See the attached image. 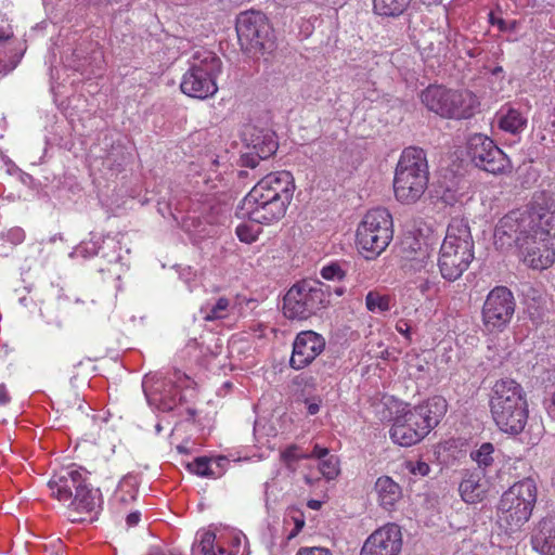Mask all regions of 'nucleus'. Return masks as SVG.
I'll list each match as a JSON object with an SVG mask.
<instances>
[{"label":"nucleus","instance_id":"nucleus-56","mask_svg":"<svg viewBox=\"0 0 555 555\" xmlns=\"http://www.w3.org/2000/svg\"><path fill=\"white\" fill-rule=\"evenodd\" d=\"M12 35H13L12 31H7V30L0 28V41L8 40L9 38L12 37Z\"/></svg>","mask_w":555,"mask_h":555},{"label":"nucleus","instance_id":"nucleus-55","mask_svg":"<svg viewBox=\"0 0 555 555\" xmlns=\"http://www.w3.org/2000/svg\"><path fill=\"white\" fill-rule=\"evenodd\" d=\"M103 244H105L107 247L115 248L118 243L115 241L114 237L108 236L105 240H103Z\"/></svg>","mask_w":555,"mask_h":555},{"label":"nucleus","instance_id":"nucleus-44","mask_svg":"<svg viewBox=\"0 0 555 555\" xmlns=\"http://www.w3.org/2000/svg\"><path fill=\"white\" fill-rule=\"evenodd\" d=\"M40 314L48 324H60L61 322L60 315L55 311L52 304L46 305L43 308H41Z\"/></svg>","mask_w":555,"mask_h":555},{"label":"nucleus","instance_id":"nucleus-23","mask_svg":"<svg viewBox=\"0 0 555 555\" xmlns=\"http://www.w3.org/2000/svg\"><path fill=\"white\" fill-rule=\"evenodd\" d=\"M530 544L539 555H555V517H543L534 525Z\"/></svg>","mask_w":555,"mask_h":555},{"label":"nucleus","instance_id":"nucleus-45","mask_svg":"<svg viewBox=\"0 0 555 555\" xmlns=\"http://www.w3.org/2000/svg\"><path fill=\"white\" fill-rule=\"evenodd\" d=\"M296 555H334L330 548L322 546H305L300 547Z\"/></svg>","mask_w":555,"mask_h":555},{"label":"nucleus","instance_id":"nucleus-9","mask_svg":"<svg viewBox=\"0 0 555 555\" xmlns=\"http://www.w3.org/2000/svg\"><path fill=\"white\" fill-rule=\"evenodd\" d=\"M192 555H246V537L232 529L202 528L191 548Z\"/></svg>","mask_w":555,"mask_h":555},{"label":"nucleus","instance_id":"nucleus-29","mask_svg":"<svg viewBox=\"0 0 555 555\" xmlns=\"http://www.w3.org/2000/svg\"><path fill=\"white\" fill-rule=\"evenodd\" d=\"M403 271L411 280L434 272V262L427 248H418L404 260Z\"/></svg>","mask_w":555,"mask_h":555},{"label":"nucleus","instance_id":"nucleus-21","mask_svg":"<svg viewBox=\"0 0 555 555\" xmlns=\"http://www.w3.org/2000/svg\"><path fill=\"white\" fill-rule=\"evenodd\" d=\"M519 253L524 262L535 270H544L550 268L555 261V250L550 240L546 237H538V232L533 234L529 243L521 247Z\"/></svg>","mask_w":555,"mask_h":555},{"label":"nucleus","instance_id":"nucleus-40","mask_svg":"<svg viewBox=\"0 0 555 555\" xmlns=\"http://www.w3.org/2000/svg\"><path fill=\"white\" fill-rule=\"evenodd\" d=\"M321 276L327 281H340L345 276V272L338 263L332 262L324 266L320 272Z\"/></svg>","mask_w":555,"mask_h":555},{"label":"nucleus","instance_id":"nucleus-4","mask_svg":"<svg viewBox=\"0 0 555 555\" xmlns=\"http://www.w3.org/2000/svg\"><path fill=\"white\" fill-rule=\"evenodd\" d=\"M194 380L175 370L167 374L149 373L143 377L142 388L150 405L163 412L176 409L194 395Z\"/></svg>","mask_w":555,"mask_h":555},{"label":"nucleus","instance_id":"nucleus-33","mask_svg":"<svg viewBox=\"0 0 555 555\" xmlns=\"http://www.w3.org/2000/svg\"><path fill=\"white\" fill-rule=\"evenodd\" d=\"M137 485L133 477H125L118 483L115 492V499L120 503L127 504L137 498Z\"/></svg>","mask_w":555,"mask_h":555},{"label":"nucleus","instance_id":"nucleus-20","mask_svg":"<svg viewBox=\"0 0 555 555\" xmlns=\"http://www.w3.org/2000/svg\"><path fill=\"white\" fill-rule=\"evenodd\" d=\"M390 439L401 447H411L423 440L428 434L409 410L395 417L389 430Z\"/></svg>","mask_w":555,"mask_h":555},{"label":"nucleus","instance_id":"nucleus-18","mask_svg":"<svg viewBox=\"0 0 555 555\" xmlns=\"http://www.w3.org/2000/svg\"><path fill=\"white\" fill-rule=\"evenodd\" d=\"M527 211L533 219L532 234L538 232V237H555V199L541 193L533 196Z\"/></svg>","mask_w":555,"mask_h":555},{"label":"nucleus","instance_id":"nucleus-46","mask_svg":"<svg viewBox=\"0 0 555 555\" xmlns=\"http://www.w3.org/2000/svg\"><path fill=\"white\" fill-rule=\"evenodd\" d=\"M218 160L214 157H209L205 160L204 165L207 166V168H205V180L204 182L205 183H208L209 181H212L214 180V177L217 178V171H216V167L218 166Z\"/></svg>","mask_w":555,"mask_h":555},{"label":"nucleus","instance_id":"nucleus-24","mask_svg":"<svg viewBox=\"0 0 555 555\" xmlns=\"http://www.w3.org/2000/svg\"><path fill=\"white\" fill-rule=\"evenodd\" d=\"M489 486L481 469L467 470L459 486L462 500L467 504H476L487 496Z\"/></svg>","mask_w":555,"mask_h":555},{"label":"nucleus","instance_id":"nucleus-49","mask_svg":"<svg viewBox=\"0 0 555 555\" xmlns=\"http://www.w3.org/2000/svg\"><path fill=\"white\" fill-rule=\"evenodd\" d=\"M396 330L402 334L405 338L410 339L411 338V326L409 325L408 322L401 320L397 323L396 325Z\"/></svg>","mask_w":555,"mask_h":555},{"label":"nucleus","instance_id":"nucleus-50","mask_svg":"<svg viewBox=\"0 0 555 555\" xmlns=\"http://www.w3.org/2000/svg\"><path fill=\"white\" fill-rule=\"evenodd\" d=\"M10 401H11V397L9 395V391L5 387V385L1 384L0 385V405L4 406V405L9 404Z\"/></svg>","mask_w":555,"mask_h":555},{"label":"nucleus","instance_id":"nucleus-43","mask_svg":"<svg viewBox=\"0 0 555 555\" xmlns=\"http://www.w3.org/2000/svg\"><path fill=\"white\" fill-rule=\"evenodd\" d=\"M489 22L493 26H498L501 31H514L517 28V21H505L500 16H496L494 12L489 13Z\"/></svg>","mask_w":555,"mask_h":555},{"label":"nucleus","instance_id":"nucleus-2","mask_svg":"<svg viewBox=\"0 0 555 555\" xmlns=\"http://www.w3.org/2000/svg\"><path fill=\"white\" fill-rule=\"evenodd\" d=\"M489 410L500 431L518 436L524 431L529 417L524 387L512 378L498 379L489 393Z\"/></svg>","mask_w":555,"mask_h":555},{"label":"nucleus","instance_id":"nucleus-61","mask_svg":"<svg viewBox=\"0 0 555 555\" xmlns=\"http://www.w3.org/2000/svg\"><path fill=\"white\" fill-rule=\"evenodd\" d=\"M15 66H16V63H15V64H13V65L8 69V72L12 70L13 68H15Z\"/></svg>","mask_w":555,"mask_h":555},{"label":"nucleus","instance_id":"nucleus-19","mask_svg":"<svg viewBox=\"0 0 555 555\" xmlns=\"http://www.w3.org/2000/svg\"><path fill=\"white\" fill-rule=\"evenodd\" d=\"M441 248H451V251L461 255L463 258L474 259L475 243L466 219L457 217L451 219Z\"/></svg>","mask_w":555,"mask_h":555},{"label":"nucleus","instance_id":"nucleus-25","mask_svg":"<svg viewBox=\"0 0 555 555\" xmlns=\"http://www.w3.org/2000/svg\"><path fill=\"white\" fill-rule=\"evenodd\" d=\"M199 312L205 321L236 320L240 317L236 299L228 297H219L205 302Z\"/></svg>","mask_w":555,"mask_h":555},{"label":"nucleus","instance_id":"nucleus-62","mask_svg":"<svg viewBox=\"0 0 555 555\" xmlns=\"http://www.w3.org/2000/svg\"><path fill=\"white\" fill-rule=\"evenodd\" d=\"M21 302H22V304H26V299H25V298H22V299H21Z\"/></svg>","mask_w":555,"mask_h":555},{"label":"nucleus","instance_id":"nucleus-42","mask_svg":"<svg viewBox=\"0 0 555 555\" xmlns=\"http://www.w3.org/2000/svg\"><path fill=\"white\" fill-rule=\"evenodd\" d=\"M235 233L238 240L243 243L250 244L258 237V232L246 223H241L236 227Z\"/></svg>","mask_w":555,"mask_h":555},{"label":"nucleus","instance_id":"nucleus-5","mask_svg":"<svg viewBox=\"0 0 555 555\" xmlns=\"http://www.w3.org/2000/svg\"><path fill=\"white\" fill-rule=\"evenodd\" d=\"M428 175L425 152L414 146L404 149L395 171L393 192L396 198L403 204L418 201L427 189Z\"/></svg>","mask_w":555,"mask_h":555},{"label":"nucleus","instance_id":"nucleus-52","mask_svg":"<svg viewBox=\"0 0 555 555\" xmlns=\"http://www.w3.org/2000/svg\"><path fill=\"white\" fill-rule=\"evenodd\" d=\"M140 518H141V514L139 512H133L127 516L126 522L129 527H133L139 524Z\"/></svg>","mask_w":555,"mask_h":555},{"label":"nucleus","instance_id":"nucleus-13","mask_svg":"<svg viewBox=\"0 0 555 555\" xmlns=\"http://www.w3.org/2000/svg\"><path fill=\"white\" fill-rule=\"evenodd\" d=\"M468 153L476 167L492 175L504 173L511 168L505 153L490 138L481 133L469 138Z\"/></svg>","mask_w":555,"mask_h":555},{"label":"nucleus","instance_id":"nucleus-37","mask_svg":"<svg viewBox=\"0 0 555 555\" xmlns=\"http://www.w3.org/2000/svg\"><path fill=\"white\" fill-rule=\"evenodd\" d=\"M99 240L100 237H95L94 235L91 237L88 242H82L79 244L70 254L69 256L72 258L76 257H82V258H89L92 256L98 255L100 247H99Z\"/></svg>","mask_w":555,"mask_h":555},{"label":"nucleus","instance_id":"nucleus-36","mask_svg":"<svg viewBox=\"0 0 555 555\" xmlns=\"http://www.w3.org/2000/svg\"><path fill=\"white\" fill-rule=\"evenodd\" d=\"M367 310L373 313H382L389 310V297L376 292H370L365 297Z\"/></svg>","mask_w":555,"mask_h":555},{"label":"nucleus","instance_id":"nucleus-22","mask_svg":"<svg viewBox=\"0 0 555 555\" xmlns=\"http://www.w3.org/2000/svg\"><path fill=\"white\" fill-rule=\"evenodd\" d=\"M448 410V402L441 396L428 398L423 403L409 409L415 420L429 434L441 422Z\"/></svg>","mask_w":555,"mask_h":555},{"label":"nucleus","instance_id":"nucleus-1","mask_svg":"<svg viewBox=\"0 0 555 555\" xmlns=\"http://www.w3.org/2000/svg\"><path fill=\"white\" fill-rule=\"evenodd\" d=\"M294 191L295 181L289 171L270 172L246 194L237 216L259 224L278 222L285 216Z\"/></svg>","mask_w":555,"mask_h":555},{"label":"nucleus","instance_id":"nucleus-7","mask_svg":"<svg viewBox=\"0 0 555 555\" xmlns=\"http://www.w3.org/2000/svg\"><path fill=\"white\" fill-rule=\"evenodd\" d=\"M428 111L448 119H468L478 107L477 96L469 90L449 89L443 86H428L421 94Z\"/></svg>","mask_w":555,"mask_h":555},{"label":"nucleus","instance_id":"nucleus-34","mask_svg":"<svg viewBox=\"0 0 555 555\" xmlns=\"http://www.w3.org/2000/svg\"><path fill=\"white\" fill-rule=\"evenodd\" d=\"M225 459L220 457L218 460L211 461L206 457H197L191 464L190 468L193 473L202 477H216L217 474L212 469V464L220 465L221 462H224Z\"/></svg>","mask_w":555,"mask_h":555},{"label":"nucleus","instance_id":"nucleus-38","mask_svg":"<svg viewBox=\"0 0 555 555\" xmlns=\"http://www.w3.org/2000/svg\"><path fill=\"white\" fill-rule=\"evenodd\" d=\"M494 447L490 442L482 443L479 449L472 452V459L477 462L479 467H488L493 462Z\"/></svg>","mask_w":555,"mask_h":555},{"label":"nucleus","instance_id":"nucleus-30","mask_svg":"<svg viewBox=\"0 0 555 555\" xmlns=\"http://www.w3.org/2000/svg\"><path fill=\"white\" fill-rule=\"evenodd\" d=\"M309 456L319 461V472L327 480H333L339 475V460L336 455L331 454L327 448L315 443L309 452Z\"/></svg>","mask_w":555,"mask_h":555},{"label":"nucleus","instance_id":"nucleus-3","mask_svg":"<svg viewBox=\"0 0 555 555\" xmlns=\"http://www.w3.org/2000/svg\"><path fill=\"white\" fill-rule=\"evenodd\" d=\"M538 499L533 479L524 478L503 492L496 507L500 528L507 534L518 532L529 521Z\"/></svg>","mask_w":555,"mask_h":555},{"label":"nucleus","instance_id":"nucleus-53","mask_svg":"<svg viewBox=\"0 0 555 555\" xmlns=\"http://www.w3.org/2000/svg\"><path fill=\"white\" fill-rule=\"evenodd\" d=\"M308 507L314 511H318L322 506V502L319 500H309L307 503Z\"/></svg>","mask_w":555,"mask_h":555},{"label":"nucleus","instance_id":"nucleus-27","mask_svg":"<svg viewBox=\"0 0 555 555\" xmlns=\"http://www.w3.org/2000/svg\"><path fill=\"white\" fill-rule=\"evenodd\" d=\"M378 505L385 511H392L402 499V488L389 476H380L374 485Z\"/></svg>","mask_w":555,"mask_h":555},{"label":"nucleus","instance_id":"nucleus-57","mask_svg":"<svg viewBox=\"0 0 555 555\" xmlns=\"http://www.w3.org/2000/svg\"><path fill=\"white\" fill-rule=\"evenodd\" d=\"M305 480L310 486L313 483V478H311L310 476H305Z\"/></svg>","mask_w":555,"mask_h":555},{"label":"nucleus","instance_id":"nucleus-16","mask_svg":"<svg viewBox=\"0 0 555 555\" xmlns=\"http://www.w3.org/2000/svg\"><path fill=\"white\" fill-rule=\"evenodd\" d=\"M325 349V339L313 331L298 333L293 341L289 365L302 370L310 365Z\"/></svg>","mask_w":555,"mask_h":555},{"label":"nucleus","instance_id":"nucleus-28","mask_svg":"<svg viewBox=\"0 0 555 555\" xmlns=\"http://www.w3.org/2000/svg\"><path fill=\"white\" fill-rule=\"evenodd\" d=\"M102 504V496L98 489H92L87 480L68 502L67 506L77 514H91L96 512Z\"/></svg>","mask_w":555,"mask_h":555},{"label":"nucleus","instance_id":"nucleus-17","mask_svg":"<svg viewBox=\"0 0 555 555\" xmlns=\"http://www.w3.org/2000/svg\"><path fill=\"white\" fill-rule=\"evenodd\" d=\"M86 480L83 472L76 465H70L55 472L48 482V488L52 498L68 504L75 492L85 486Z\"/></svg>","mask_w":555,"mask_h":555},{"label":"nucleus","instance_id":"nucleus-31","mask_svg":"<svg viewBox=\"0 0 555 555\" xmlns=\"http://www.w3.org/2000/svg\"><path fill=\"white\" fill-rule=\"evenodd\" d=\"M499 128L505 132L517 134L527 126V117L514 107H502L496 113Z\"/></svg>","mask_w":555,"mask_h":555},{"label":"nucleus","instance_id":"nucleus-48","mask_svg":"<svg viewBox=\"0 0 555 555\" xmlns=\"http://www.w3.org/2000/svg\"><path fill=\"white\" fill-rule=\"evenodd\" d=\"M308 414L315 415L320 411L321 400L319 398H311L305 401Z\"/></svg>","mask_w":555,"mask_h":555},{"label":"nucleus","instance_id":"nucleus-32","mask_svg":"<svg viewBox=\"0 0 555 555\" xmlns=\"http://www.w3.org/2000/svg\"><path fill=\"white\" fill-rule=\"evenodd\" d=\"M413 0H373V8L376 14L383 16H398L402 14ZM418 2L433 5L439 4L442 0H417Z\"/></svg>","mask_w":555,"mask_h":555},{"label":"nucleus","instance_id":"nucleus-11","mask_svg":"<svg viewBox=\"0 0 555 555\" xmlns=\"http://www.w3.org/2000/svg\"><path fill=\"white\" fill-rule=\"evenodd\" d=\"M533 219L526 209L512 210L503 216L494 228L493 243L496 249L507 251L513 247L518 250L529 243L533 235Z\"/></svg>","mask_w":555,"mask_h":555},{"label":"nucleus","instance_id":"nucleus-54","mask_svg":"<svg viewBox=\"0 0 555 555\" xmlns=\"http://www.w3.org/2000/svg\"><path fill=\"white\" fill-rule=\"evenodd\" d=\"M12 235L14 236V240L16 243H21L24 240V232L22 230H15L12 232Z\"/></svg>","mask_w":555,"mask_h":555},{"label":"nucleus","instance_id":"nucleus-35","mask_svg":"<svg viewBox=\"0 0 555 555\" xmlns=\"http://www.w3.org/2000/svg\"><path fill=\"white\" fill-rule=\"evenodd\" d=\"M411 281L415 284L416 289H418L422 296H424L426 299H429L438 291L436 275L434 272L427 275L412 279Z\"/></svg>","mask_w":555,"mask_h":555},{"label":"nucleus","instance_id":"nucleus-41","mask_svg":"<svg viewBox=\"0 0 555 555\" xmlns=\"http://www.w3.org/2000/svg\"><path fill=\"white\" fill-rule=\"evenodd\" d=\"M281 457L282 460L285 462V464L287 466H291L293 462H296L300 459H311L309 456V453H305L302 452L298 447L296 446H291L288 448H286L282 453H281Z\"/></svg>","mask_w":555,"mask_h":555},{"label":"nucleus","instance_id":"nucleus-10","mask_svg":"<svg viewBox=\"0 0 555 555\" xmlns=\"http://www.w3.org/2000/svg\"><path fill=\"white\" fill-rule=\"evenodd\" d=\"M325 298V292L319 281H300L284 296V314L292 320H306L323 307Z\"/></svg>","mask_w":555,"mask_h":555},{"label":"nucleus","instance_id":"nucleus-47","mask_svg":"<svg viewBox=\"0 0 555 555\" xmlns=\"http://www.w3.org/2000/svg\"><path fill=\"white\" fill-rule=\"evenodd\" d=\"M409 470L413 474V475H417V476H426L428 475L430 468H429V465L425 462H422V461H418V462H415V463H409Z\"/></svg>","mask_w":555,"mask_h":555},{"label":"nucleus","instance_id":"nucleus-60","mask_svg":"<svg viewBox=\"0 0 555 555\" xmlns=\"http://www.w3.org/2000/svg\"><path fill=\"white\" fill-rule=\"evenodd\" d=\"M119 259V256H116L115 258L113 259H108L109 262H112L113 260H118Z\"/></svg>","mask_w":555,"mask_h":555},{"label":"nucleus","instance_id":"nucleus-39","mask_svg":"<svg viewBox=\"0 0 555 555\" xmlns=\"http://www.w3.org/2000/svg\"><path fill=\"white\" fill-rule=\"evenodd\" d=\"M285 526L288 527L293 525V528L287 533V540H292L305 527V517L298 509H292L287 514L285 520Z\"/></svg>","mask_w":555,"mask_h":555},{"label":"nucleus","instance_id":"nucleus-58","mask_svg":"<svg viewBox=\"0 0 555 555\" xmlns=\"http://www.w3.org/2000/svg\"><path fill=\"white\" fill-rule=\"evenodd\" d=\"M69 517H70L72 521L83 520V518H81V517H79V518L78 517H72V515H69Z\"/></svg>","mask_w":555,"mask_h":555},{"label":"nucleus","instance_id":"nucleus-59","mask_svg":"<svg viewBox=\"0 0 555 555\" xmlns=\"http://www.w3.org/2000/svg\"><path fill=\"white\" fill-rule=\"evenodd\" d=\"M275 149H276V144H275V143H272V146L270 147L269 153L274 152V151H275Z\"/></svg>","mask_w":555,"mask_h":555},{"label":"nucleus","instance_id":"nucleus-15","mask_svg":"<svg viewBox=\"0 0 555 555\" xmlns=\"http://www.w3.org/2000/svg\"><path fill=\"white\" fill-rule=\"evenodd\" d=\"M402 548V533L396 524H387L365 540L360 555H399Z\"/></svg>","mask_w":555,"mask_h":555},{"label":"nucleus","instance_id":"nucleus-8","mask_svg":"<svg viewBox=\"0 0 555 555\" xmlns=\"http://www.w3.org/2000/svg\"><path fill=\"white\" fill-rule=\"evenodd\" d=\"M392 218L385 208L367 211L358 225L356 244L365 259L379 256L392 240Z\"/></svg>","mask_w":555,"mask_h":555},{"label":"nucleus","instance_id":"nucleus-6","mask_svg":"<svg viewBox=\"0 0 555 555\" xmlns=\"http://www.w3.org/2000/svg\"><path fill=\"white\" fill-rule=\"evenodd\" d=\"M221 68V60L216 53L204 48L195 50L189 60V69L182 76L181 91L188 96L201 100L215 95Z\"/></svg>","mask_w":555,"mask_h":555},{"label":"nucleus","instance_id":"nucleus-12","mask_svg":"<svg viewBox=\"0 0 555 555\" xmlns=\"http://www.w3.org/2000/svg\"><path fill=\"white\" fill-rule=\"evenodd\" d=\"M516 308L513 293L505 286L494 287L482 307V322L488 332H501L511 322Z\"/></svg>","mask_w":555,"mask_h":555},{"label":"nucleus","instance_id":"nucleus-14","mask_svg":"<svg viewBox=\"0 0 555 555\" xmlns=\"http://www.w3.org/2000/svg\"><path fill=\"white\" fill-rule=\"evenodd\" d=\"M236 33L241 46L246 49L264 48L270 26L261 12H242L236 18Z\"/></svg>","mask_w":555,"mask_h":555},{"label":"nucleus","instance_id":"nucleus-51","mask_svg":"<svg viewBox=\"0 0 555 555\" xmlns=\"http://www.w3.org/2000/svg\"><path fill=\"white\" fill-rule=\"evenodd\" d=\"M76 304H86V301L81 300L80 298H77L75 300ZM96 302L95 300L91 299L89 302H87V307L85 309H82L81 311L82 312H86V313H95L96 312Z\"/></svg>","mask_w":555,"mask_h":555},{"label":"nucleus","instance_id":"nucleus-26","mask_svg":"<svg viewBox=\"0 0 555 555\" xmlns=\"http://www.w3.org/2000/svg\"><path fill=\"white\" fill-rule=\"evenodd\" d=\"M473 259L463 258L461 255L451 251V248L440 247L438 267L443 279L455 281L468 269Z\"/></svg>","mask_w":555,"mask_h":555}]
</instances>
